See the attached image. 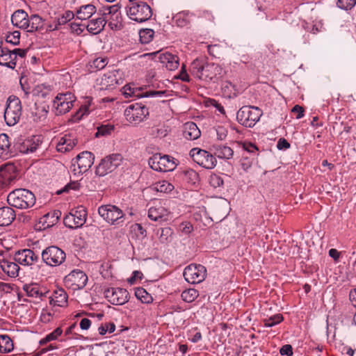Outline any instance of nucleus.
<instances>
[{"instance_id": "obj_64", "label": "nucleus", "mask_w": 356, "mask_h": 356, "mask_svg": "<svg viewBox=\"0 0 356 356\" xmlns=\"http://www.w3.org/2000/svg\"><path fill=\"white\" fill-rule=\"evenodd\" d=\"M282 355L291 356L293 355L292 346L289 344L284 345L280 350Z\"/></svg>"}, {"instance_id": "obj_50", "label": "nucleus", "mask_w": 356, "mask_h": 356, "mask_svg": "<svg viewBox=\"0 0 356 356\" xmlns=\"http://www.w3.org/2000/svg\"><path fill=\"white\" fill-rule=\"evenodd\" d=\"M222 90L223 92L229 97L235 95L236 87L229 81H225L222 83Z\"/></svg>"}, {"instance_id": "obj_44", "label": "nucleus", "mask_w": 356, "mask_h": 356, "mask_svg": "<svg viewBox=\"0 0 356 356\" xmlns=\"http://www.w3.org/2000/svg\"><path fill=\"white\" fill-rule=\"evenodd\" d=\"M51 88L49 86L45 84L37 85L33 90L34 95L39 97H46L50 92Z\"/></svg>"}, {"instance_id": "obj_18", "label": "nucleus", "mask_w": 356, "mask_h": 356, "mask_svg": "<svg viewBox=\"0 0 356 356\" xmlns=\"http://www.w3.org/2000/svg\"><path fill=\"white\" fill-rule=\"evenodd\" d=\"M122 82L120 72L110 71L97 79V85L99 90H111Z\"/></svg>"}, {"instance_id": "obj_49", "label": "nucleus", "mask_w": 356, "mask_h": 356, "mask_svg": "<svg viewBox=\"0 0 356 356\" xmlns=\"http://www.w3.org/2000/svg\"><path fill=\"white\" fill-rule=\"evenodd\" d=\"M283 321V316L282 314H275L270 318L264 320V325L267 327H273Z\"/></svg>"}, {"instance_id": "obj_39", "label": "nucleus", "mask_w": 356, "mask_h": 356, "mask_svg": "<svg viewBox=\"0 0 356 356\" xmlns=\"http://www.w3.org/2000/svg\"><path fill=\"white\" fill-rule=\"evenodd\" d=\"M14 348V345L12 339L8 335H0V353H10Z\"/></svg>"}, {"instance_id": "obj_7", "label": "nucleus", "mask_w": 356, "mask_h": 356, "mask_svg": "<svg viewBox=\"0 0 356 356\" xmlns=\"http://www.w3.org/2000/svg\"><path fill=\"white\" fill-rule=\"evenodd\" d=\"M42 259L47 266L56 267L60 266L66 259L65 252L56 245H51L42 250Z\"/></svg>"}, {"instance_id": "obj_23", "label": "nucleus", "mask_w": 356, "mask_h": 356, "mask_svg": "<svg viewBox=\"0 0 356 356\" xmlns=\"http://www.w3.org/2000/svg\"><path fill=\"white\" fill-rule=\"evenodd\" d=\"M158 59L168 70L174 71L179 66V58L175 55L169 52H164L158 55Z\"/></svg>"}, {"instance_id": "obj_4", "label": "nucleus", "mask_w": 356, "mask_h": 356, "mask_svg": "<svg viewBox=\"0 0 356 356\" xmlns=\"http://www.w3.org/2000/svg\"><path fill=\"white\" fill-rule=\"evenodd\" d=\"M262 114V111L258 107L244 106L238 111L236 118L241 124L246 127H252L259 120Z\"/></svg>"}, {"instance_id": "obj_30", "label": "nucleus", "mask_w": 356, "mask_h": 356, "mask_svg": "<svg viewBox=\"0 0 356 356\" xmlns=\"http://www.w3.org/2000/svg\"><path fill=\"white\" fill-rule=\"evenodd\" d=\"M15 211L10 207L0 208V226H8L15 220Z\"/></svg>"}, {"instance_id": "obj_15", "label": "nucleus", "mask_w": 356, "mask_h": 356, "mask_svg": "<svg viewBox=\"0 0 356 356\" xmlns=\"http://www.w3.org/2000/svg\"><path fill=\"white\" fill-rule=\"evenodd\" d=\"M183 275L188 283L199 284L204 280L207 270L201 264H190L184 268Z\"/></svg>"}, {"instance_id": "obj_60", "label": "nucleus", "mask_w": 356, "mask_h": 356, "mask_svg": "<svg viewBox=\"0 0 356 356\" xmlns=\"http://www.w3.org/2000/svg\"><path fill=\"white\" fill-rule=\"evenodd\" d=\"M10 146L9 137L6 134H0V148L2 150H7Z\"/></svg>"}, {"instance_id": "obj_22", "label": "nucleus", "mask_w": 356, "mask_h": 356, "mask_svg": "<svg viewBox=\"0 0 356 356\" xmlns=\"http://www.w3.org/2000/svg\"><path fill=\"white\" fill-rule=\"evenodd\" d=\"M95 156L88 151L83 152L76 157L75 163L79 169V172H86L88 171L94 163Z\"/></svg>"}, {"instance_id": "obj_21", "label": "nucleus", "mask_w": 356, "mask_h": 356, "mask_svg": "<svg viewBox=\"0 0 356 356\" xmlns=\"http://www.w3.org/2000/svg\"><path fill=\"white\" fill-rule=\"evenodd\" d=\"M15 261L21 265L31 266L38 260V257L30 249H24L15 253Z\"/></svg>"}, {"instance_id": "obj_59", "label": "nucleus", "mask_w": 356, "mask_h": 356, "mask_svg": "<svg viewBox=\"0 0 356 356\" xmlns=\"http://www.w3.org/2000/svg\"><path fill=\"white\" fill-rule=\"evenodd\" d=\"M179 229L184 234L188 235L193 232V227L190 222L186 221L179 225Z\"/></svg>"}, {"instance_id": "obj_61", "label": "nucleus", "mask_w": 356, "mask_h": 356, "mask_svg": "<svg viewBox=\"0 0 356 356\" xmlns=\"http://www.w3.org/2000/svg\"><path fill=\"white\" fill-rule=\"evenodd\" d=\"M210 184L215 188L219 187L223 184V180L220 176L213 175L210 177Z\"/></svg>"}, {"instance_id": "obj_8", "label": "nucleus", "mask_w": 356, "mask_h": 356, "mask_svg": "<svg viewBox=\"0 0 356 356\" xmlns=\"http://www.w3.org/2000/svg\"><path fill=\"white\" fill-rule=\"evenodd\" d=\"M122 156L120 154H113L101 160L96 168L97 175L103 177L115 170L122 163Z\"/></svg>"}, {"instance_id": "obj_6", "label": "nucleus", "mask_w": 356, "mask_h": 356, "mask_svg": "<svg viewBox=\"0 0 356 356\" xmlns=\"http://www.w3.org/2000/svg\"><path fill=\"white\" fill-rule=\"evenodd\" d=\"M150 168L156 171L170 172L177 165V160L169 155L155 154L148 160Z\"/></svg>"}, {"instance_id": "obj_36", "label": "nucleus", "mask_w": 356, "mask_h": 356, "mask_svg": "<svg viewBox=\"0 0 356 356\" xmlns=\"http://www.w3.org/2000/svg\"><path fill=\"white\" fill-rule=\"evenodd\" d=\"M26 25L27 27L24 29L27 32H34L41 29L43 26V20L38 15H32L29 17Z\"/></svg>"}, {"instance_id": "obj_31", "label": "nucleus", "mask_w": 356, "mask_h": 356, "mask_svg": "<svg viewBox=\"0 0 356 356\" xmlns=\"http://www.w3.org/2000/svg\"><path fill=\"white\" fill-rule=\"evenodd\" d=\"M23 290L26 292L29 297L42 299L45 296L46 292L44 289H42L38 284L31 283L25 284L23 286Z\"/></svg>"}, {"instance_id": "obj_37", "label": "nucleus", "mask_w": 356, "mask_h": 356, "mask_svg": "<svg viewBox=\"0 0 356 356\" xmlns=\"http://www.w3.org/2000/svg\"><path fill=\"white\" fill-rule=\"evenodd\" d=\"M213 149L215 156L222 159H229L234 154L232 149L227 145H214Z\"/></svg>"}, {"instance_id": "obj_2", "label": "nucleus", "mask_w": 356, "mask_h": 356, "mask_svg": "<svg viewBox=\"0 0 356 356\" xmlns=\"http://www.w3.org/2000/svg\"><path fill=\"white\" fill-rule=\"evenodd\" d=\"M7 202L12 207L19 209H26L35 204V197L29 190L17 188L8 194Z\"/></svg>"}, {"instance_id": "obj_5", "label": "nucleus", "mask_w": 356, "mask_h": 356, "mask_svg": "<svg viewBox=\"0 0 356 356\" xmlns=\"http://www.w3.org/2000/svg\"><path fill=\"white\" fill-rule=\"evenodd\" d=\"M22 115L20 99L15 96H10L4 112V119L8 126L16 124Z\"/></svg>"}, {"instance_id": "obj_17", "label": "nucleus", "mask_w": 356, "mask_h": 356, "mask_svg": "<svg viewBox=\"0 0 356 356\" xmlns=\"http://www.w3.org/2000/svg\"><path fill=\"white\" fill-rule=\"evenodd\" d=\"M87 282L86 274L81 270H74L64 278L65 285L73 291L83 289Z\"/></svg>"}, {"instance_id": "obj_46", "label": "nucleus", "mask_w": 356, "mask_h": 356, "mask_svg": "<svg viewBox=\"0 0 356 356\" xmlns=\"http://www.w3.org/2000/svg\"><path fill=\"white\" fill-rule=\"evenodd\" d=\"M154 31L151 29H142L139 32L140 41L143 44L149 43L153 38Z\"/></svg>"}, {"instance_id": "obj_14", "label": "nucleus", "mask_w": 356, "mask_h": 356, "mask_svg": "<svg viewBox=\"0 0 356 356\" xmlns=\"http://www.w3.org/2000/svg\"><path fill=\"white\" fill-rule=\"evenodd\" d=\"M99 216L111 225H118L124 217L123 211L115 205H102L98 209Z\"/></svg>"}, {"instance_id": "obj_42", "label": "nucleus", "mask_w": 356, "mask_h": 356, "mask_svg": "<svg viewBox=\"0 0 356 356\" xmlns=\"http://www.w3.org/2000/svg\"><path fill=\"white\" fill-rule=\"evenodd\" d=\"M135 296L143 303L149 304L153 300L152 296L143 288H137Z\"/></svg>"}, {"instance_id": "obj_10", "label": "nucleus", "mask_w": 356, "mask_h": 356, "mask_svg": "<svg viewBox=\"0 0 356 356\" xmlns=\"http://www.w3.org/2000/svg\"><path fill=\"white\" fill-rule=\"evenodd\" d=\"M148 115V108L141 103L130 104L124 111L127 121L134 124H139Z\"/></svg>"}, {"instance_id": "obj_20", "label": "nucleus", "mask_w": 356, "mask_h": 356, "mask_svg": "<svg viewBox=\"0 0 356 356\" xmlns=\"http://www.w3.org/2000/svg\"><path fill=\"white\" fill-rule=\"evenodd\" d=\"M161 201H156L148 210V217L154 221H165L168 220L170 211Z\"/></svg>"}, {"instance_id": "obj_32", "label": "nucleus", "mask_w": 356, "mask_h": 356, "mask_svg": "<svg viewBox=\"0 0 356 356\" xmlns=\"http://www.w3.org/2000/svg\"><path fill=\"white\" fill-rule=\"evenodd\" d=\"M15 167L11 163H6L0 165V179L2 182H8L15 177Z\"/></svg>"}, {"instance_id": "obj_1", "label": "nucleus", "mask_w": 356, "mask_h": 356, "mask_svg": "<svg viewBox=\"0 0 356 356\" xmlns=\"http://www.w3.org/2000/svg\"><path fill=\"white\" fill-rule=\"evenodd\" d=\"M190 72L205 82H216L224 74L222 67L218 64L205 63L204 60L198 58L191 63Z\"/></svg>"}, {"instance_id": "obj_47", "label": "nucleus", "mask_w": 356, "mask_h": 356, "mask_svg": "<svg viewBox=\"0 0 356 356\" xmlns=\"http://www.w3.org/2000/svg\"><path fill=\"white\" fill-rule=\"evenodd\" d=\"M61 216V212L59 210H54L44 216L46 219V222H48L47 226H51L56 224Z\"/></svg>"}, {"instance_id": "obj_27", "label": "nucleus", "mask_w": 356, "mask_h": 356, "mask_svg": "<svg viewBox=\"0 0 356 356\" xmlns=\"http://www.w3.org/2000/svg\"><path fill=\"white\" fill-rule=\"evenodd\" d=\"M201 135V132L195 123L188 122L184 125L183 136L187 140H196Z\"/></svg>"}, {"instance_id": "obj_16", "label": "nucleus", "mask_w": 356, "mask_h": 356, "mask_svg": "<svg viewBox=\"0 0 356 356\" xmlns=\"http://www.w3.org/2000/svg\"><path fill=\"white\" fill-rule=\"evenodd\" d=\"M75 97L71 92L58 93L54 100V108L56 115H63L72 108Z\"/></svg>"}, {"instance_id": "obj_12", "label": "nucleus", "mask_w": 356, "mask_h": 356, "mask_svg": "<svg viewBox=\"0 0 356 356\" xmlns=\"http://www.w3.org/2000/svg\"><path fill=\"white\" fill-rule=\"evenodd\" d=\"M120 6L118 3L104 8L102 13L105 24L108 23L112 30H118L122 27V15L120 11Z\"/></svg>"}, {"instance_id": "obj_3", "label": "nucleus", "mask_w": 356, "mask_h": 356, "mask_svg": "<svg viewBox=\"0 0 356 356\" xmlns=\"http://www.w3.org/2000/svg\"><path fill=\"white\" fill-rule=\"evenodd\" d=\"M127 7V15L137 22H143L149 19L152 15L150 6L143 1L131 0Z\"/></svg>"}, {"instance_id": "obj_52", "label": "nucleus", "mask_w": 356, "mask_h": 356, "mask_svg": "<svg viewBox=\"0 0 356 356\" xmlns=\"http://www.w3.org/2000/svg\"><path fill=\"white\" fill-rule=\"evenodd\" d=\"M253 160H254V157H250L248 155H246L245 154H243V156L241 159L240 163H241V168H243V170L245 172H248V170L251 168V166L252 165Z\"/></svg>"}, {"instance_id": "obj_19", "label": "nucleus", "mask_w": 356, "mask_h": 356, "mask_svg": "<svg viewBox=\"0 0 356 356\" xmlns=\"http://www.w3.org/2000/svg\"><path fill=\"white\" fill-rule=\"evenodd\" d=\"M129 292L122 288H111L105 291V297L113 305H122L129 300Z\"/></svg>"}, {"instance_id": "obj_62", "label": "nucleus", "mask_w": 356, "mask_h": 356, "mask_svg": "<svg viewBox=\"0 0 356 356\" xmlns=\"http://www.w3.org/2000/svg\"><path fill=\"white\" fill-rule=\"evenodd\" d=\"M243 147L246 155L248 153H255L258 150L257 147L252 143H244Z\"/></svg>"}, {"instance_id": "obj_45", "label": "nucleus", "mask_w": 356, "mask_h": 356, "mask_svg": "<svg viewBox=\"0 0 356 356\" xmlns=\"http://www.w3.org/2000/svg\"><path fill=\"white\" fill-rule=\"evenodd\" d=\"M63 333V330L60 327H57L52 332L47 334L44 338L42 339L39 341V344L40 346H44L47 343L56 340L60 337Z\"/></svg>"}, {"instance_id": "obj_57", "label": "nucleus", "mask_w": 356, "mask_h": 356, "mask_svg": "<svg viewBox=\"0 0 356 356\" xmlns=\"http://www.w3.org/2000/svg\"><path fill=\"white\" fill-rule=\"evenodd\" d=\"M157 191L163 193L170 192L174 189V186L167 181H163L157 185Z\"/></svg>"}, {"instance_id": "obj_13", "label": "nucleus", "mask_w": 356, "mask_h": 356, "mask_svg": "<svg viewBox=\"0 0 356 356\" xmlns=\"http://www.w3.org/2000/svg\"><path fill=\"white\" fill-rule=\"evenodd\" d=\"M190 156L195 163L206 169H213L217 163L213 154L199 148H193L190 151Z\"/></svg>"}, {"instance_id": "obj_55", "label": "nucleus", "mask_w": 356, "mask_h": 356, "mask_svg": "<svg viewBox=\"0 0 356 356\" xmlns=\"http://www.w3.org/2000/svg\"><path fill=\"white\" fill-rule=\"evenodd\" d=\"M74 14L72 11L67 10L61 16L58 18V24L59 25H63L70 22L74 17Z\"/></svg>"}, {"instance_id": "obj_38", "label": "nucleus", "mask_w": 356, "mask_h": 356, "mask_svg": "<svg viewBox=\"0 0 356 356\" xmlns=\"http://www.w3.org/2000/svg\"><path fill=\"white\" fill-rule=\"evenodd\" d=\"M192 14L188 12H180L176 14L173 19L175 24L180 27H184L191 23Z\"/></svg>"}, {"instance_id": "obj_51", "label": "nucleus", "mask_w": 356, "mask_h": 356, "mask_svg": "<svg viewBox=\"0 0 356 356\" xmlns=\"http://www.w3.org/2000/svg\"><path fill=\"white\" fill-rule=\"evenodd\" d=\"M108 64V59L106 57H98L92 60L91 67L98 70L104 69Z\"/></svg>"}, {"instance_id": "obj_29", "label": "nucleus", "mask_w": 356, "mask_h": 356, "mask_svg": "<svg viewBox=\"0 0 356 356\" xmlns=\"http://www.w3.org/2000/svg\"><path fill=\"white\" fill-rule=\"evenodd\" d=\"M29 18L28 14L23 10H17L11 16L12 24L21 29L28 26L26 25Z\"/></svg>"}, {"instance_id": "obj_43", "label": "nucleus", "mask_w": 356, "mask_h": 356, "mask_svg": "<svg viewBox=\"0 0 356 356\" xmlns=\"http://www.w3.org/2000/svg\"><path fill=\"white\" fill-rule=\"evenodd\" d=\"M181 296L184 302H192L199 296V292L195 289H188L184 291Z\"/></svg>"}, {"instance_id": "obj_53", "label": "nucleus", "mask_w": 356, "mask_h": 356, "mask_svg": "<svg viewBox=\"0 0 356 356\" xmlns=\"http://www.w3.org/2000/svg\"><path fill=\"white\" fill-rule=\"evenodd\" d=\"M115 330V325L113 322L106 323L98 328L99 334L104 335L107 332L113 333Z\"/></svg>"}, {"instance_id": "obj_63", "label": "nucleus", "mask_w": 356, "mask_h": 356, "mask_svg": "<svg viewBox=\"0 0 356 356\" xmlns=\"http://www.w3.org/2000/svg\"><path fill=\"white\" fill-rule=\"evenodd\" d=\"M177 78L181 79L183 81H185V82L190 81V77H189V75L188 74V73L186 72L185 65H184V64L182 65L181 70Z\"/></svg>"}, {"instance_id": "obj_11", "label": "nucleus", "mask_w": 356, "mask_h": 356, "mask_svg": "<svg viewBox=\"0 0 356 356\" xmlns=\"http://www.w3.org/2000/svg\"><path fill=\"white\" fill-rule=\"evenodd\" d=\"M86 217L87 211L86 209L80 206L74 209H72L71 211L64 217L63 223L66 227L70 229L79 228L85 224Z\"/></svg>"}, {"instance_id": "obj_33", "label": "nucleus", "mask_w": 356, "mask_h": 356, "mask_svg": "<svg viewBox=\"0 0 356 356\" xmlns=\"http://www.w3.org/2000/svg\"><path fill=\"white\" fill-rule=\"evenodd\" d=\"M97 12L96 7L92 4H86L80 6L76 12V17L81 20L90 18Z\"/></svg>"}, {"instance_id": "obj_54", "label": "nucleus", "mask_w": 356, "mask_h": 356, "mask_svg": "<svg viewBox=\"0 0 356 356\" xmlns=\"http://www.w3.org/2000/svg\"><path fill=\"white\" fill-rule=\"evenodd\" d=\"M356 4V0H338L337 6L338 8L348 10L352 9Z\"/></svg>"}, {"instance_id": "obj_41", "label": "nucleus", "mask_w": 356, "mask_h": 356, "mask_svg": "<svg viewBox=\"0 0 356 356\" xmlns=\"http://www.w3.org/2000/svg\"><path fill=\"white\" fill-rule=\"evenodd\" d=\"M172 234L173 231L172 229L169 227H163L159 231V238L161 243H168L171 242L172 239Z\"/></svg>"}, {"instance_id": "obj_28", "label": "nucleus", "mask_w": 356, "mask_h": 356, "mask_svg": "<svg viewBox=\"0 0 356 356\" xmlns=\"http://www.w3.org/2000/svg\"><path fill=\"white\" fill-rule=\"evenodd\" d=\"M0 267L1 270L10 277H16L18 276L19 271V266L15 261H10L3 259L0 262Z\"/></svg>"}, {"instance_id": "obj_40", "label": "nucleus", "mask_w": 356, "mask_h": 356, "mask_svg": "<svg viewBox=\"0 0 356 356\" xmlns=\"http://www.w3.org/2000/svg\"><path fill=\"white\" fill-rule=\"evenodd\" d=\"M129 232L132 238L143 239L147 235L146 229L143 227L140 224L134 223L129 227Z\"/></svg>"}, {"instance_id": "obj_34", "label": "nucleus", "mask_w": 356, "mask_h": 356, "mask_svg": "<svg viewBox=\"0 0 356 356\" xmlns=\"http://www.w3.org/2000/svg\"><path fill=\"white\" fill-rule=\"evenodd\" d=\"M0 65L6 66L10 69H14L16 66V61L11 54V50L8 48H1Z\"/></svg>"}, {"instance_id": "obj_25", "label": "nucleus", "mask_w": 356, "mask_h": 356, "mask_svg": "<svg viewBox=\"0 0 356 356\" xmlns=\"http://www.w3.org/2000/svg\"><path fill=\"white\" fill-rule=\"evenodd\" d=\"M76 143L77 140L73 134H65L59 140L56 149L58 152H66L72 149Z\"/></svg>"}, {"instance_id": "obj_35", "label": "nucleus", "mask_w": 356, "mask_h": 356, "mask_svg": "<svg viewBox=\"0 0 356 356\" xmlns=\"http://www.w3.org/2000/svg\"><path fill=\"white\" fill-rule=\"evenodd\" d=\"M105 25V21L102 14L101 17L92 19L88 22L87 30L92 34H97L104 29Z\"/></svg>"}, {"instance_id": "obj_58", "label": "nucleus", "mask_w": 356, "mask_h": 356, "mask_svg": "<svg viewBox=\"0 0 356 356\" xmlns=\"http://www.w3.org/2000/svg\"><path fill=\"white\" fill-rule=\"evenodd\" d=\"M114 129V127L111 124L102 125L98 128L96 136H104L110 134Z\"/></svg>"}, {"instance_id": "obj_24", "label": "nucleus", "mask_w": 356, "mask_h": 356, "mask_svg": "<svg viewBox=\"0 0 356 356\" xmlns=\"http://www.w3.org/2000/svg\"><path fill=\"white\" fill-rule=\"evenodd\" d=\"M42 144V140L40 136H33L31 138L24 140L21 144L19 145V151L23 154H29L35 152L40 145Z\"/></svg>"}, {"instance_id": "obj_48", "label": "nucleus", "mask_w": 356, "mask_h": 356, "mask_svg": "<svg viewBox=\"0 0 356 356\" xmlns=\"http://www.w3.org/2000/svg\"><path fill=\"white\" fill-rule=\"evenodd\" d=\"M184 179L188 183L195 184L199 181L198 173L193 169H188L184 172Z\"/></svg>"}, {"instance_id": "obj_9", "label": "nucleus", "mask_w": 356, "mask_h": 356, "mask_svg": "<svg viewBox=\"0 0 356 356\" xmlns=\"http://www.w3.org/2000/svg\"><path fill=\"white\" fill-rule=\"evenodd\" d=\"M166 92V90L144 91L131 84H127L122 89V93L126 98L162 97Z\"/></svg>"}, {"instance_id": "obj_26", "label": "nucleus", "mask_w": 356, "mask_h": 356, "mask_svg": "<svg viewBox=\"0 0 356 356\" xmlns=\"http://www.w3.org/2000/svg\"><path fill=\"white\" fill-rule=\"evenodd\" d=\"M49 302L51 305L64 307L67 302V295L64 289L58 288L49 296Z\"/></svg>"}, {"instance_id": "obj_56", "label": "nucleus", "mask_w": 356, "mask_h": 356, "mask_svg": "<svg viewBox=\"0 0 356 356\" xmlns=\"http://www.w3.org/2000/svg\"><path fill=\"white\" fill-rule=\"evenodd\" d=\"M20 33L18 31H15L13 33H10L6 38V41L13 45L19 44Z\"/></svg>"}]
</instances>
